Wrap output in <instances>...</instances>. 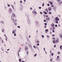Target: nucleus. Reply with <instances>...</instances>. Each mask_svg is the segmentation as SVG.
<instances>
[{"label":"nucleus","mask_w":62,"mask_h":62,"mask_svg":"<svg viewBox=\"0 0 62 62\" xmlns=\"http://www.w3.org/2000/svg\"><path fill=\"white\" fill-rule=\"evenodd\" d=\"M60 48L61 50H62V46H61L60 47Z\"/></svg>","instance_id":"4468645a"},{"label":"nucleus","mask_w":62,"mask_h":62,"mask_svg":"<svg viewBox=\"0 0 62 62\" xmlns=\"http://www.w3.org/2000/svg\"><path fill=\"white\" fill-rule=\"evenodd\" d=\"M60 54V53L59 52H58V54Z\"/></svg>","instance_id":"8fccbe9b"},{"label":"nucleus","mask_w":62,"mask_h":62,"mask_svg":"<svg viewBox=\"0 0 62 62\" xmlns=\"http://www.w3.org/2000/svg\"><path fill=\"white\" fill-rule=\"evenodd\" d=\"M29 52L28 51H27V54H28Z\"/></svg>","instance_id":"de8ad7c7"},{"label":"nucleus","mask_w":62,"mask_h":62,"mask_svg":"<svg viewBox=\"0 0 62 62\" xmlns=\"http://www.w3.org/2000/svg\"><path fill=\"white\" fill-rule=\"evenodd\" d=\"M2 43H3V40L2 39Z\"/></svg>","instance_id":"e2e57ef3"},{"label":"nucleus","mask_w":62,"mask_h":62,"mask_svg":"<svg viewBox=\"0 0 62 62\" xmlns=\"http://www.w3.org/2000/svg\"><path fill=\"white\" fill-rule=\"evenodd\" d=\"M56 23H58V21H56Z\"/></svg>","instance_id":"5fc2aeb1"},{"label":"nucleus","mask_w":62,"mask_h":62,"mask_svg":"<svg viewBox=\"0 0 62 62\" xmlns=\"http://www.w3.org/2000/svg\"><path fill=\"white\" fill-rule=\"evenodd\" d=\"M39 9H40L41 8V7H39Z\"/></svg>","instance_id":"13d9d810"},{"label":"nucleus","mask_w":62,"mask_h":62,"mask_svg":"<svg viewBox=\"0 0 62 62\" xmlns=\"http://www.w3.org/2000/svg\"><path fill=\"white\" fill-rule=\"evenodd\" d=\"M44 51H45V48H44Z\"/></svg>","instance_id":"bf43d9fd"},{"label":"nucleus","mask_w":62,"mask_h":62,"mask_svg":"<svg viewBox=\"0 0 62 62\" xmlns=\"http://www.w3.org/2000/svg\"><path fill=\"white\" fill-rule=\"evenodd\" d=\"M52 41L53 43H55V40H53Z\"/></svg>","instance_id":"423d86ee"},{"label":"nucleus","mask_w":62,"mask_h":62,"mask_svg":"<svg viewBox=\"0 0 62 62\" xmlns=\"http://www.w3.org/2000/svg\"><path fill=\"white\" fill-rule=\"evenodd\" d=\"M59 42V41H58V39L56 40V43H57V42Z\"/></svg>","instance_id":"dca6fc26"},{"label":"nucleus","mask_w":62,"mask_h":62,"mask_svg":"<svg viewBox=\"0 0 62 62\" xmlns=\"http://www.w3.org/2000/svg\"><path fill=\"white\" fill-rule=\"evenodd\" d=\"M50 19V18L49 17H48L46 19V20H47V21H49V20Z\"/></svg>","instance_id":"1a4fd4ad"},{"label":"nucleus","mask_w":62,"mask_h":62,"mask_svg":"<svg viewBox=\"0 0 62 62\" xmlns=\"http://www.w3.org/2000/svg\"><path fill=\"white\" fill-rule=\"evenodd\" d=\"M37 54H35L34 55V57H36V56H37Z\"/></svg>","instance_id":"aec40b11"},{"label":"nucleus","mask_w":62,"mask_h":62,"mask_svg":"<svg viewBox=\"0 0 62 62\" xmlns=\"http://www.w3.org/2000/svg\"><path fill=\"white\" fill-rule=\"evenodd\" d=\"M11 6L12 7V8L13 9H14V6H13V5H12Z\"/></svg>","instance_id":"f3484780"},{"label":"nucleus","mask_w":62,"mask_h":62,"mask_svg":"<svg viewBox=\"0 0 62 62\" xmlns=\"http://www.w3.org/2000/svg\"><path fill=\"white\" fill-rule=\"evenodd\" d=\"M45 10L47 12H48V9H47V8H46Z\"/></svg>","instance_id":"2eb2a0df"},{"label":"nucleus","mask_w":62,"mask_h":62,"mask_svg":"<svg viewBox=\"0 0 62 62\" xmlns=\"http://www.w3.org/2000/svg\"><path fill=\"white\" fill-rule=\"evenodd\" d=\"M28 23L29 24H30V22L29 20L28 21Z\"/></svg>","instance_id":"f8f14e48"},{"label":"nucleus","mask_w":62,"mask_h":62,"mask_svg":"<svg viewBox=\"0 0 62 62\" xmlns=\"http://www.w3.org/2000/svg\"><path fill=\"white\" fill-rule=\"evenodd\" d=\"M53 27V29H55V27Z\"/></svg>","instance_id":"c9c22d12"},{"label":"nucleus","mask_w":62,"mask_h":62,"mask_svg":"<svg viewBox=\"0 0 62 62\" xmlns=\"http://www.w3.org/2000/svg\"><path fill=\"white\" fill-rule=\"evenodd\" d=\"M29 48H31V47H32V46H31V45L30 44L29 45Z\"/></svg>","instance_id":"9b49d317"},{"label":"nucleus","mask_w":62,"mask_h":62,"mask_svg":"<svg viewBox=\"0 0 62 62\" xmlns=\"http://www.w3.org/2000/svg\"><path fill=\"white\" fill-rule=\"evenodd\" d=\"M54 32V30H52V32Z\"/></svg>","instance_id":"58836bf2"},{"label":"nucleus","mask_w":62,"mask_h":62,"mask_svg":"<svg viewBox=\"0 0 62 62\" xmlns=\"http://www.w3.org/2000/svg\"><path fill=\"white\" fill-rule=\"evenodd\" d=\"M33 47L34 48H36V47L35 46H33Z\"/></svg>","instance_id":"473e14b6"},{"label":"nucleus","mask_w":62,"mask_h":62,"mask_svg":"<svg viewBox=\"0 0 62 62\" xmlns=\"http://www.w3.org/2000/svg\"><path fill=\"white\" fill-rule=\"evenodd\" d=\"M37 45H38V46H39V43H37Z\"/></svg>","instance_id":"72a5a7b5"},{"label":"nucleus","mask_w":62,"mask_h":62,"mask_svg":"<svg viewBox=\"0 0 62 62\" xmlns=\"http://www.w3.org/2000/svg\"><path fill=\"white\" fill-rule=\"evenodd\" d=\"M20 2L21 3H22V1H20Z\"/></svg>","instance_id":"864d4df0"},{"label":"nucleus","mask_w":62,"mask_h":62,"mask_svg":"<svg viewBox=\"0 0 62 62\" xmlns=\"http://www.w3.org/2000/svg\"><path fill=\"white\" fill-rule=\"evenodd\" d=\"M4 36H5V37H6V38H7V37L6 36V34H4Z\"/></svg>","instance_id":"4d7b16f0"},{"label":"nucleus","mask_w":62,"mask_h":62,"mask_svg":"<svg viewBox=\"0 0 62 62\" xmlns=\"http://www.w3.org/2000/svg\"><path fill=\"white\" fill-rule=\"evenodd\" d=\"M58 2H60V0H57Z\"/></svg>","instance_id":"5701e85b"},{"label":"nucleus","mask_w":62,"mask_h":62,"mask_svg":"<svg viewBox=\"0 0 62 62\" xmlns=\"http://www.w3.org/2000/svg\"><path fill=\"white\" fill-rule=\"evenodd\" d=\"M25 50H28V47H26L25 48Z\"/></svg>","instance_id":"a211bd4d"},{"label":"nucleus","mask_w":62,"mask_h":62,"mask_svg":"<svg viewBox=\"0 0 62 62\" xmlns=\"http://www.w3.org/2000/svg\"><path fill=\"white\" fill-rule=\"evenodd\" d=\"M55 19L56 21H59V18L57 17H56L55 18Z\"/></svg>","instance_id":"7ed1b4c3"},{"label":"nucleus","mask_w":62,"mask_h":62,"mask_svg":"<svg viewBox=\"0 0 62 62\" xmlns=\"http://www.w3.org/2000/svg\"><path fill=\"white\" fill-rule=\"evenodd\" d=\"M59 56H57V58H59Z\"/></svg>","instance_id":"680f3d73"},{"label":"nucleus","mask_w":62,"mask_h":62,"mask_svg":"<svg viewBox=\"0 0 62 62\" xmlns=\"http://www.w3.org/2000/svg\"><path fill=\"white\" fill-rule=\"evenodd\" d=\"M30 9H31V10H32V8H30Z\"/></svg>","instance_id":"09e8293b"},{"label":"nucleus","mask_w":62,"mask_h":62,"mask_svg":"<svg viewBox=\"0 0 62 62\" xmlns=\"http://www.w3.org/2000/svg\"><path fill=\"white\" fill-rule=\"evenodd\" d=\"M55 47H56V45H54V48H55Z\"/></svg>","instance_id":"79ce46f5"},{"label":"nucleus","mask_w":62,"mask_h":62,"mask_svg":"<svg viewBox=\"0 0 62 62\" xmlns=\"http://www.w3.org/2000/svg\"><path fill=\"white\" fill-rule=\"evenodd\" d=\"M48 29H46L45 30V32H48Z\"/></svg>","instance_id":"4be33fe9"},{"label":"nucleus","mask_w":62,"mask_h":62,"mask_svg":"<svg viewBox=\"0 0 62 62\" xmlns=\"http://www.w3.org/2000/svg\"><path fill=\"white\" fill-rule=\"evenodd\" d=\"M5 31V30L4 29H3V30L2 31L3 32H4V31Z\"/></svg>","instance_id":"cd10ccee"},{"label":"nucleus","mask_w":62,"mask_h":62,"mask_svg":"<svg viewBox=\"0 0 62 62\" xmlns=\"http://www.w3.org/2000/svg\"><path fill=\"white\" fill-rule=\"evenodd\" d=\"M7 6H8V7H10V5L9 4H8Z\"/></svg>","instance_id":"ea45409f"},{"label":"nucleus","mask_w":62,"mask_h":62,"mask_svg":"<svg viewBox=\"0 0 62 62\" xmlns=\"http://www.w3.org/2000/svg\"><path fill=\"white\" fill-rule=\"evenodd\" d=\"M27 40L28 41H29V39H27Z\"/></svg>","instance_id":"3c124183"},{"label":"nucleus","mask_w":62,"mask_h":62,"mask_svg":"<svg viewBox=\"0 0 62 62\" xmlns=\"http://www.w3.org/2000/svg\"><path fill=\"white\" fill-rule=\"evenodd\" d=\"M35 12V11H32V13H34Z\"/></svg>","instance_id":"49530a36"},{"label":"nucleus","mask_w":62,"mask_h":62,"mask_svg":"<svg viewBox=\"0 0 62 62\" xmlns=\"http://www.w3.org/2000/svg\"><path fill=\"white\" fill-rule=\"evenodd\" d=\"M50 52L51 54V53H52V51H50Z\"/></svg>","instance_id":"338daca9"},{"label":"nucleus","mask_w":62,"mask_h":62,"mask_svg":"<svg viewBox=\"0 0 62 62\" xmlns=\"http://www.w3.org/2000/svg\"><path fill=\"white\" fill-rule=\"evenodd\" d=\"M34 13H35V14H37V12H36V11H34Z\"/></svg>","instance_id":"2f4dec72"},{"label":"nucleus","mask_w":62,"mask_h":62,"mask_svg":"<svg viewBox=\"0 0 62 62\" xmlns=\"http://www.w3.org/2000/svg\"><path fill=\"white\" fill-rule=\"evenodd\" d=\"M11 11H12V9H10L9 10V13H11Z\"/></svg>","instance_id":"39448f33"},{"label":"nucleus","mask_w":62,"mask_h":62,"mask_svg":"<svg viewBox=\"0 0 62 62\" xmlns=\"http://www.w3.org/2000/svg\"><path fill=\"white\" fill-rule=\"evenodd\" d=\"M44 24H45V25H47V23H45Z\"/></svg>","instance_id":"e433bc0d"},{"label":"nucleus","mask_w":62,"mask_h":62,"mask_svg":"<svg viewBox=\"0 0 62 62\" xmlns=\"http://www.w3.org/2000/svg\"><path fill=\"white\" fill-rule=\"evenodd\" d=\"M47 38H49V36L48 35H47Z\"/></svg>","instance_id":"052dcab7"},{"label":"nucleus","mask_w":62,"mask_h":62,"mask_svg":"<svg viewBox=\"0 0 62 62\" xmlns=\"http://www.w3.org/2000/svg\"><path fill=\"white\" fill-rule=\"evenodd\" d=\"M53 40H55V37H53L52 38Z\"/></svg>","instance_id":"6ab92c4d"},{"label":"nucleus","mask_w":62,"mask_h":62,"mask_svg":"<svg viewBox=\"0 0 62 62\" xmlns=\"http://www.w3.org/2000/svg\"><path fill=\"white\" fill-rule=\"evenodd\" d=\"M15 25H17V23H15Z\"/></svg>","instance_id":"a19ab883"},{"label":"nucleus","mask_w":62,"mask_h":62,"mask_svg":"<svg viewBox=\"0 0 62 62\" xmlns=\"http://www.w3.org/2000/svg\"><path fill=\"white\" fill-rule=\"evenodd\" d=\"M12 33L13 34H14V33H15V31H14V30H13V31Z\"/></svg>","instance_id":"9d476101"},{"label":"nucleus","mask_w":62,"mask_h":62,"mask_svg":"<svg viewBox=\"0 0 62 62\" xmlns=\"http://www.w3.org/2000/svg\"><path fill=\"white\" fill-rule=\"evenodd\" d=\"M11 19H12L13 22H14V19L13 17L11 18Z\"/></svg>","instance_id":"0eeeda50"},{"label":"nucleus","mask_w":62,"mask_h":62,"mask_svg":"<svg viewBox=\"0 0 62 62\" xmlns=\"http://www.w3.org/2000/svg\"><path fill=\"white\" fill-rule=\"evenodd\" d=\"M55 27H57V25H55Z\"/></svg>","instance_id":"f704fd0d"},{"label":"nucleus","mask_w":62,"mask_h":62,"mask_svg":"<svg viewBox=\"0 0 62 62\" xmlns=\"http://www.w3.org/2000/svg\"><path fill=\"white\" fill-rule=\"evenodd\" d=\"M14 36H16V33H15L14 34Z\"/></svg>","instance_id":"c756f323"},{"label":"nucleus","mask_w":62,"mask_h":62,"mask_svg":"<svg viewBox=\"0 0 62 62\" xmlns=\"http://www.w3.org/2000/svg\"><path fill=\"white\" fill-rule=\"evenodd\" d=\"M52 36L53 37H54V34H53L52 35Z\"/></svg>","instance_id":"37998d69"},{"label":"nucleus","mask_w":62,"mask_h":62,"mask_svg":"<svg viewBox=\"0 0 62 62\" xmlns=\"http://www.w3.org/2000/svg\"><path fill=\"white\" fill-rule=\"evenodd\" d=\"M47 6L48 7H49L50 6V4H47Z\"/></svg>","instance_id":"c85d7f7f"},{"label":"nucleus","mask_w":62,"mask_h":62,"mask_svg":"<svg viewBox=\"0 0 62 62\" xmlns=\"http://www.w3.org/2000/svg\"><path fill=\"white\" fill-rule=\"evenodd\" d=\"M42 36L43 38H44V36H43V35H42Z\"/></svg>","instance_id":"7c9ffc66"},{"label":"nucleus","mask_w":62,"mask_h":62,"mask_svg":"<svg viewBox=\"0 0 62 62\" xmlns=\"http://www.w3.org/2000/svg\"><path fill=\"white\" fill-rule=\"evenodd\" d=\"M48 3L50 4L51 5H53V2L51 1H50L48 2Z\"/></svg>","instance_id":"20e7f679"},{"label":"nucleus","mask_w":62,"mask_h":62,"mask_svg":"<svg viewBox=\"0 0 62 62\" xmlns=\"http://www.w3.org/2000/svg\"><path fill=\"white\" fill-rule=\"evenodd\" d=\"M1 23H4L3 21H1Z\"/></svg>","instance_id":"c03bdc74"},{"label":"nucleus","mask_w":62,"mask_h":62,"mask_svg":"<svg viewBox=\"0 0 62 62\" xmlns=\"http://www.w3.org/2000/svg\"><path fill=\"white\" fill-rule=\"evenodd\" d=\"M21 59H19V62H21Z\"/></svg>","instance_id":"412c9836"},{"label":"nucleus","mask_w":62,"mask_h":62,"mask_svg":"<svg viewBox=\"0 0 62 62\" xmlns=\"http://www.w3.org/2000/svg\"><path fill=\"white\" fill-rule=\"evenodd\" d=\"M44 3H42V7H43L44 6Z\"/></svg>","instance_id":"bb28decb"},{"label":"nucleus","mask_w":62,"mask_h":62,"mask_svg":"<svg viewBox=\"0 0 62 62\" xmlns=\"http://www.w3.org/2000/svg\"><path fill=\"white\" fill-rule=\"evenodd\" d=\"M45 27V28H46V27H47V26H45V27Z\"/></svg>","instance_id":"6e6d98bb"},{"label":"nucleus","mask_w":62,"mask_h":62,"mask_svg":"<svg viewBox=\"0 0 62 62\" xmlns=\"http://www.w3.org/2000/svg\"><path fill=\"white\" fill-rule=\"evenodd\" d=\"M51 7H54V5H52L51 6Z\"/></svg>","instance_id":"a878e982"},{"label":"nucleus","mask_w":62,"mask_h":62,"mask_svg":"<svg viewBox=\"0 0 62 62\" xmlns=\"http://www.w3.org/2000/svg\"><path fill=\"white\" fill-rule=\"evenodd\" d=\"M12 16L13 17H15V14L14 13L12 14Z\"/></svg>","instance_id":"6e6552de"},{"label":"nucleus","mask_w":62,"mask_h":62,"mask_svg":"<svg viewBox=\"0 0 62 62\" xmlns=\"http://www.w3.org/2000/svg\"><path fill=\"white\" fill-rule=\"evenodd\" d=\"M48 13L49 14H52V13L51 12H49Z\"/></svg>","instance_id":"b1692460"},{"label":"nucleus","mask_w":62,"mask_h":62,"mask_svg":"<svg viewBox=\"0 0 62 62\" xmlns=\"http://www.w3.org/2000/svg\"><path fill=\"white\" fill-rule=\"evenodd\" d=\"M1 50H2L3 51H4V49H1Z\"/></svg>","instance_id":"a18cd8bd"},{"label":"nucleus","mask_w":62,"mask_h":62,"mask_svg":"<svg viewBox=\"0 0 62 62\" xmlns=\"http://www.w3.org/2000/svg\"><path fill=\"white\" fill-rule=\"evenodd\" d=\"M30 37H31V36L30 35L29 36V38H30Z\"/></svg>","instance_id":"69168bd1"},{"label":"nucleus","mask_w":62,"mask_h":62,"mask_svg":"<svg viewBox=\"0 0 62 62\" xmlns=\"http://www.w3.org/2000/svg\"><path fill=\"white\" fill-rule=\"evenodd\" d=\"M22 62H24V61H22Z\"/></svg>","instance_id":"774afa93"},{"label":"nucleus","mask_w":62,"mask_h":62,"mask_svg":"<svg viewBox=\"0 0 62 62\" xmlns=\"http://www.w3.org/2000/svg\"><path fill=\"white\" fill-rule=\"evenodd\" d=\"M39 41H37V43H39Z\"/></svg>","instance_id":"603ef678"},{"label":"nucleus","mask_w":62,"mask_h":62,"mask_svg":"<svg viewBox=\"0 0 62 62\" xmlns=\"http://www.w3.org/2000/svg\"><path fill=\"white\" fill-rule=\"evenodd\" d=\"M51 25L52 27H54V23H53L51 24Z\"/></svg>","instance_id":"f03ea898"},{"label":"nucleus","mask_w":62,"mask_h":62,"mask_svg":"<svg viewBox=\"0 0 62 62\" xmlns=\"http://www.w3.org/2000/svg\"><path fill=\"white\" fill-rule=\"evenodd\" d=\"M40 13L41 14H42V12H40Z\"/></svg>","instance_id":"0e129e2a"},{"label":"nucleus","mask_w":62,"mask_h":62,"mask_svg":"<svg viewBox=\"0 0 62 62\" xmlns=\"http://www.w3.org/2000/svg\"><path fill=\"white\" fill-rule=\"evenodd\" d=\"M18 28H20V27L19 26H17Z\"/></svg>","instance_id":"4c0bfd02"},{"label":"nucleus","mask_w":62,"mask_h":62,"mask_svg":"<svg viewBox=\"0 0 62 62\" xmlns=\"http://www.w3.org/2000/svg\"><path fill=\"white\" fill-rule=\"evenodd\" d=\"M43 13H44V14H47V12H45V11H43Z\"/></svg>","instance_id":"ddd939ff"},{"label":"nucleus","mask_w":62,"mask_h":62,"mask_svg":"<svg viewBox=\"0 0 62 62\" xmlns=\"http://www.w3.org/2000/svg\"><path fill=\"white\" fill-rule=\"evenodd\" d=\"M48 9L49 11L52 10V8L51 7H49L48 8Z\"/></svg>","instance_id":"f257e3e1"},{"label":"nucleus","mask_w":62,"mask_h":62,"mask_svg":"<svg viewBox=\"0 0 62 62\" xmlns=\"http://www.w3.org/2000/svg\"><path fill=\"white\" fill-rule=\"evenodd\" d=\"M54 54L53 53H52L51 55L52 56H53V55H54Z\"/></svg>","instance_id":"393cba45"}]
</instances>
